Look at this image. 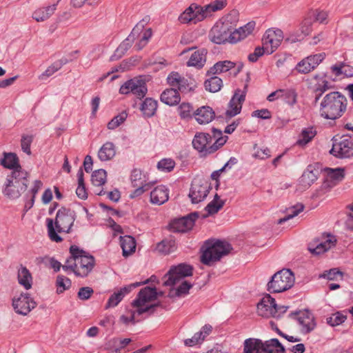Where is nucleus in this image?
Masks as SVG:
<instances>
[{
  "label": "nucleus",
  "instance_id": "1",
  "mask_svg": "<svg viewBox=\"0 0 353 353\" xmlns=\"http://www.w3.org/2000/svg\"><path fill=\"white\" fill-rule=\"evenodd\" d=\"M70 253L71 256L63 265V270L64 271L70 270L77 276H87L94 268V257L85 255V252L76 245L70 246Z\"/></svg>",
  "mask_w": 353,
  "mask_h": 353
},
{
  "label": "nucleus",
  "instance_id": "2",
  "mask_svg": "<svg viewBox=\"0 0 353 353\" xmlns=\"http://www.w3.org/2000/svg\"><path fill=\"white\" fill-rule=\"evenodd\" d=\"M212 132V136L208 133L196 132L192 142L193 148L204 156L217 151L228 139V136H223L220 130L213 128Z\"/></svg>",
  "mask_w": 353,
  "mask_h": 353
},
{
  "label": "nucleus",
  "instance_id": "3",
  "mask_svg": "<svg viewBox=\"0 0 353 353\" xmlns=\"http://www.w3.org/2000/svg\"><path fill=\"white\" fill-rule=\"evenodd\" d=\"M346 108V97L339 92H332L323 98L319 112L321 117L325 119L335 120L343 115Z\"/></svg>",
  "mask_w": 353,
  "mask_h": 353
},
{
  "label": "nucleus",
  "instance_id": "4",
  "mask_svg": "<svg viewBox=\"0 0 353 353\" xmlns=\"http://www.w3.org/2000/svg\"><path fill=\"white\" fill-rule=\"evenodd\" d=\"M205 248L201 256V261L207 265L219 261L223 256L228 254L232 250L230 243L217 240L216 241H208L205 244Z\"/></svg>",
  "mask_w": 353,
  "mask_h": 353
},
{
  "label": "nucleus",
  "instance_id": "5",
  "mask_svg": "<svg viewBox=\"0 0 353 353\" xmlns=\"http://www.w3.org/2000/svg\"><path fill=\"white\" fill-rule=\"evenodd\" d=\"M295 276L290 269L276 272L268 283L267 289L271 293H281L290 289L294 284Z\"/></svg>",
  "mask_w": 353,
  "mask_h": 353
},
{
  "label": "nucleus",
  "instance_id": "6",
  "mask_svg": "<svg viewBox=\"0 0 353 353\" xmlns=\"http://www.w3.org/2000/svg\"><path fill=\"white\" fill-rule=\"evenodd\" d=\"M157 292L156 288L145 287L140 290L137 298L132 301V305L137 308L138 315L145 312H154V308L159 304L147 305L149 302L157 299Z\"/></svg>",
  "mask_w": 353,
  "mask_h": 353
},
{
  "label": "nucleus",
  "instance_id": "7",
  "mask_svg": "<svg viewBox=\"0 0 353 353\" xmlns=\"http://www.w3.org/2000/svg\"><path fill=\"white\" fill-rule=\"evenodd\" d=\"M76 216L75 212L70 208L61 207L59 209L54 221L57 232L70 233Z\"/></svg>",
  "mask_w": 353,
  "mask_h": 353
},
{
  "label": "nucleus",
  "instance_id": "8",
  "mask_svg": "<svg viewBox=\"0 0 353 353\" xmlns=\"http://www.w3.org/2000/svg\"><path fill=\"white\" fill-rule=\"evenodd\" d=\"M232 28L228 23L219 21L211 28L208 37L216 44H223L226 42L232 43Z\"/></svg>",
  "mask_w": 353,
  "mask_h": 353
},
{
  "label": "nucleus",
  "instance_id": "9",
  "mask_svg": "<svg viewBox=\"0 0 353 353\" xmlns=\"http://www.w3.org/2000/svg\"><path fill=\"white\" fill-rule=\"evenodd\" d=\"M148 92V88L144 78L142 77H134L125 81L119 89L121 94L132 93L137 98L143 99Z\"/></svg>",
  "mask_w": 353,
  "mask_h": 353
},
{
  "label": "nucleus",
  "instance_id": "10",
  "mask_svg": "<svg viewBox=\"0 0 353 353\" xmlns=\"http://www.w3.org/2000/svg\"><path fill=\"white\" fill-rule=\"evenodd\" d=\"M211 188L210 184L204 179L199 177L194 179L188 194L192 203H199L203 201Z\"/></svg>",
  "mask_w": 353,
  "mask_h": 353
},
{
  "label": "nucleus",
  "instance_id": "11",
  "mask_svg": "<svg viewBox=\"0 0 353 353\" xmlns=\"http://www.w3.org/2000/svg\"><path fill=\"white\" fill-rule=\"evenodd\" d=\"M193 268L190 265L181 263L177 266H173L163 276V285L172 286L184 277L192 274Z\"/></svg>",
  "mask_w": 353,
  "mask_h": 353
},
{
  "label": "nucleus",
  "instance_id": "12",
  "mask_svg": "<svg viewBox=\"0 0 353 353\" xmlns=\"http://www.w3.org/2000/svg\"><path fill=\"white\" fill-rule=\"evenodd\" d=\"M330 154L338 158H349L353 156V137L344 135L339 142H334Z\"/></svg>",
  "mask_w": 353,
  "mask_h": 353
},
{
  "label": "nucleus",
  "instance_id": "13",
  "mask_svg": "<svg viewBox=\"0 0 353 353\" xmlns=\"http://www.w3.org/2000/svg\"><path fill=\"white\" fill-rule=\"evenodd\" d=\"M205 14L201 6L192 3L179 15L178 19L181 23L195 24L203 21L205 18Z\"/></svg>",
  "mask_w": 353,
  "mask_h": 353
},
{
  "label": "nucleus",
  "instance_id": "14",
  "mask_svg": "<svg viewBox=\"0 0 353 353\" xmlns=\"http://www.w3.org/2000/svg\"><path fill=\"white\" fill-rule=\"evenodd\" d=\"M198 217L199 214L194 212L185 216L174 219L169 224V229L173 232H187L193 228Z\"/></svg>",
  "mask_w": 353,
  "mask_h": 353
},
{
  "label": "nucleus",
  "instance_id": "15",
  "mask_svg": "<svg viewBox=\"0 0 353 353\" xmlns=\"http://www.w3.org/2000/svg\"><path fill=\"white\" fill-rule=\"evenodd\" d=\"M257 312L263 317L279 318V315H277L278 309L275 299L268 294H265L257 304Z\"/></svg>",
  "mask_w": 353,
  "mask_h": 353
},
{
  "label": "nucleus",
  "instance_id": "16",
  "mask_svg": "<svg viewBox=\"0 0 353 353\" xmlns=\"http://www.w3.org/2000/svg\"><path fill=\"white\" fill-rule=\"evenodd\" d=\"M283 38V32L281 30H268L263 38V46L266 50V53H273L280 46Z\"/></svg>",
  "mask_w": 353,
  "mask_h": 353
},
{
  "label": "nucleus",
  "instance_id": "17",
  "mask_svg": "<svg viewBox=\"0 0 353 353\" xmlns=\"http://www.w3.org/2000/svg\"><path fill=\"white\" fill-rule=\"evenodd\" d=\"M290 316H294L301 326V331L303 334H307L312 331L316 323L313 314L307 310L291 313Z\"/></svg>",
  "mask_w": 353,
  "mask_h": 353
},
{
  "label": "nucleus",
  "instance_id": "18",
  "mask_svg": "<svg viewBox=\"0 0 353 353\" xmlns=\"http://www.w3.org/2000/svg\"><path fill=\"white\" fill-rule=\"evenodd\" d=\"M36 305V302L28 293H22L18 298H14L12 300V306L15 312L24 316L27 315Z\"/></svg>",
  "mask_w": 353,
  "mask_h": 353
},
{
  "label": "nucleus",
  "instance_id": "19",
  "mask_svg": "<svg viewBox=\"0 0 353 353\" xmlns=\"http://www.w3.org/2000/svg\"><path fill=\"white\" fill-rule=\"evenodd\" d=\"M243 65H236V63L225 60L216 62L208 71L207 74H217L230 72V74L236 77L241 70Z\"/></svg>",
  "mask_w": 353,
  "mask_h": 353
},
{
  "label": "nucleus",
  "instance_id": "20",
  "mask_svg": "<svg viewBox=\"0 0 353 353\" xmlns=\"http://www.w3.org/2000/svg\"><path fill=\"white\" fill-rule=\"evenodd\" d=\"M324 54H316L310 55L299 61L295 70L301 74H307L314 70L324 59Z\"/></svg>",
  "mask_w": 353,
  "mask_h": 353
},
{
  "label": "nucleus",
  "instance_id": "21",
  "mask_svg": "<svg viewBox=\"0 0 353 353\" xmlns=\"http://www.w3.org/2000/svg\"><path fill=\"white\" fill-rule=\"evenodd\" d=\"M245 99V94L237 90L229 102L228 109L225 112L226 118L230 119L241 112Z\"/></svg>",
  "mask_w": 353,
  "mask_h": 353
},
{
  "label": "nucleus",
  "instance_id": "22",
  "mask_svg": "<svg viewBox=\"0 0 353 353\" xmlns=\"http://www.w3.org/2000/svg\"><path fill=\"white\" fill-rule=\"evenodd\" d=\"M193 116L201 125L210 123L215 117L213 109L210 106H202L194 112Z\"/></svg>",
  "mask_w": 353,
  "mask_h": 353
},
{
  "label": "nucleus",
  "instance_id": "23",
  "mask_svg": "<svg viewBox=\"0 0 353 353\" xmlns=\"http://www.w3.org/2000/svg\"><path fill=\"white\" fill-rule=\"evenodd\" d=\"M208 50L201 48L194 52L189 60L187 61V66L194 67L196 69H201L206 63Z\"/></svg>",
  "mask_w": 353,
  "mask_h": 353
},
{
  "label": "nucleus",
  "instance_id": "24",
  "mask_svg": "<svg viewBox=\"0 0 353 353\" xmlns=\"http://www.w3.org/2000/svg\"><path fill=\"white\" fill-rule=\"evenodd\" d=\"M26 189H22L21 185L17 182H12L10 179H6L3 189V194L10 199H18L25 192Z\"/></svg>",
  "mask_w": 353,
  "mask_h": 353
},
{
  "label": "nucleus",
  "instance_id": "25",
  "mask_svg": "<svg viewBox=\"0 0 353 353\" xmlns=\"http://www.w3.org/2000/svg\"><path fill=\"white\" fill-rule=\"evenodd\" d=\"M29 174L21 166H18L17 169H14L11 171L10 174L6 177V179H10L12 182H17L19 183L22 189H27L28 184Z\"/></svg>",
  "mask_w": 353,
  "mask_h": 353
},
{
  "label": "nucleus",
  "instance_id": "26",
  "mask_svg": "<svg viewBox=\"0 0 353 353\" xmlns=\"http://www.w3.org/2000/svg\"><path fill=\"white\" fill-rule=\"evenodd\" d=\"M169 199V190L164 185H159L154 188L150 192V202L156 205H162Z\"/></svg>",
  "mask_w": 353,
  "mask_h": 353
},
{
  "label": "nucleus",
  "instance_id": "27",
  "mask_svg": "<svg viewBox=\"0 0 353 353\" xmlns=\"http://www.w3.org/2000/svg\"><path fill=\"white\" fill-rule=\"evenodd\" d=\"M57 3L36 9L32 13V18L37 22L48 20L56 11Z\"/></svg>",
  "mask_w": 353,
  "mask_h": 353
},
{
  "label": "nucleus",
  "instance_id": "28",
  "mask_svg": "<svg viewBox=\"0 0 353 353\" xmlns=\"http://www.w3.org/2000/svg\"><path fill=\"white\" fill-rule=\"evenodd\" d=\"M314 79L317 81L314 85V103H317L323 94L330 89L329 82L325 79V75L316 74Z\"/></svg>",
  "mask_w": 353,
  "mask_h": 353
},
{
  "label": "nucleus",
  "instance_id": "29",
  "mask_svg": "<svg viewBox=\"0 0 353 353\" xmlns=\"http://www.w3.org/2000/svg\"><path fill=\"white\" fill-rule=\"evenodd\" d=\"M319 169L309 165L300 178L299 183L305 188L310 187L318 178Z\"/></svg>",
  "mask_w": 353,
  "mask_h": 353
},
{
  "label": "nucleus",
  "instance_id": "30",
  "mask_svg": "<svg viewBox=\"0 0 353 353\" xmlns=\"http://www.w3.org/2000/svg\"><path fill=\"white\" fill-rule=\"evenodd\" d=\"M254 27L255 22L250 21L245 24V26L240 27L238 29H236L235 30H232V43H236L248 37L252 32V31L254 29Z\"/></svg>",
  "mask_w": 353,
  "mask_h": 353
},
{
  "label": "nucleus",
  "instance_id": "31",
  "mask_svg": "<svg viewBox=\"0 0 353 353\" xmlns=\"http://www.w3.org/2000/svg\"><path fill=\"white\" fill-rule=\"evenodd\" d=\"M336 242V239L334 236L328 235L324 241L318 243L315 247L310 244L308 249L311 253L318 255L334 246Z\"/></svg>",
  "mask_w": 353,
  "mask_h": 353
},
{
  "label": "nucleus",
  "instance_id": "32",
  "mask_svg": "<svg viewBox=\"0 0 353 353\" xmlns=\"http://www.w3.org/2000/svg\"><path fill=\"white\" fill-rule=\"evenodd\" d=\"M263 347L262 340L249 338L244 341L243 353H263Z\"/></svg>",
  "mask_w": 353,
  "mask_h": 353
},
{
  "label": "nucleus",
  "instance_id": "33",
  "mask_svg": "<svg viewBox=\"0 0 353 353\" xmlns=\"http://www.w3.org/2000/svg\"><path fill=\"white\" fill-rule=\"evenodd\" d=\"M180 100V94L176 88L166 89L161 94V101L170 106L178 104Z\"/></svg>",
  "mask_w": 353,
  "mask_h": 353
},
{
  "label": "nucleus",
  "instance_id": "34",
  "mask_svg": "<svg viewBox=\"0 0 353 353\" xmlns=\"http://www.w3.org/2000/svg\"><path fill=\"white\" fill-rule=\"evenodd\" d=\"M263 353H285L284 346L277 339H271L263 341Z\"/></svg>",
  "mask_w": 353,
  "mask_h": 353
},
{
  "label": "nucleus",
  "instance_id": "35",
  "mask_svg": "<svg viewBox=\"0 0 353 353\" xmlns=\"http://www.w3.org/2000/svg\"><path fill=\"white\" fill-rule=\"evenodd\" d=\"M116 154V149L113 143H105L98 152V157L102 161L112 159Z\"/></svg>",
  "mask_w": 353,
  "mask_h": 353
},
{
  "label": "nucleus",
  "instance_id": "36",
  "mask_svg": "<svg viewBox=\"0 0 353 353\" xmlns=\"http://www.w3.org/2000/svg\"><path fill=\"white\" fill-rule=\"evenodd\" d=\"M157 109V101L152 98H146L142 102L140 110L144 117L150 118L154 115Z\"/></svg>",
  "mask_w": 353,
  "mask_h": 353
},
{
  "label": "nucleus",
  "instance_id": "37",
  "mask_svg": "<svg viewBox=\"0 0 353 353\" xmlns=\"http://www.w3.org/2000/svg\"><path fill=\"white\" fill-rule=\"evenodd\" d=\"M17 278L19 283L23 286L26 290H29L32 288V277L30 271L26 267L21 266L18 270Z\"/></svg>",
  "mask_w": 353,
  "mask_h": 353
},
{
  "label": "nucleus",
  "instance_id": "38",
  "mask_svg": "<svg viewBox=\"0 0 353 353\" xmlns=\"http://www.w3.org/2000/svg\"><path fill=\"white\" fill-rule=\"evenodd\" d=\"M0 163L4 168H9L12 170L17 169L18 166H21L19 163L18 157L13 152H4L3 158L1 159Z\"/></svg>",
  "mask_w": 353,
  "mask_h": 353
},
{
  "label": "nucleus",
  "instance_id": "39",
  "mask_svg": "<svg viewBox=\"0 0 353 353\" xmlns=\"http://www.w3.org/2000/svg\"><path fill=\"white\" fill-rule=\"evenodd\" d=\"M130 179L133 187L142 186L145 185H153L152 182L148 181L146 174L143 173L141 170L139 169H134L132 170Z\"/></svg>",
  "mask_w": 353,
  "mask_h": 353
},
{
  "label": "nucleus",
  "instance_id": "40",
  "mask_svg": "<svg viewBox=\"0 0 353 353\" xmlns=\"http://www.w3.org/2000/svg\"><path fill=\"white\" fill-rule=\"evenodd\" d=\"M120 244L123 250V255L127 256L134 252L136 248V242L131 236L120 237Z\"/></svg>",
  "mask_w": 353,
  "mask_h": 353
},
{
  "label": "nucleus",
  "instance_id": "41",
  "mask_svg": "<svg viewBox=\"0 0 353 353\" xmlns=\"http://www.w3.org/2000/svg\"><path fill=\"white\" fill-rule=\"evenodd\" d=\"M316 131L312 126L303 128L299 135L296 144L300 146H304L310 142L316 136Z\"/></svg>",
  "mask_w": 353,
  "mask_h": 353
},
{
  "label": "nucleus",
  "instance_id": "42",
  "mask_svg": "<svg viewBox=\"0 0 353 353\" xmlns=\"http://www.w3.org/2000/svg\"><path fill=\"white\" fill-rule=\"evenodd\" d=\"M204 86L206 90L216 92L222 88L223 81L221 78L214 76L205 81Z\"/></svg>",
  "mask_w": 353,
  "mask_h": 353
},
{
  "label": "nucleus",
  "instance_id": "43",
  "mask_svg": "<svg viewBox=\"0 0 353 353\" xmlns=\"http://www.w3.org/2000/svg\"><path fill=\"white\" fill-rule=\"evenodd\" d=\"M327 176L335 183L342 181L345 176V169L342 168H325L324 169Z\"/></svg>",
  "mask_w": 353,
  "mask_h": 353
},
{
  "label": "nucleus",
  "instance_id": "44",
  "mask_svg": "<svg viewBox=\"0 0 353 353\" xmlns=\"http://www.w3.org/2000/svg\"><path fill=\"white\" fill-rule=\"evenodd\" d=\"M227 5L226 0H215L210 4L202 7V10L205 14V18L211 14L212 12L223 9Z\"/></svg>",
  "mask_w": 353,
  "mask_h": 353
},
{
  "label": "nucleus",
  "instance_id": "45",
  "mask_svg": "<svg viewBox=\"0 0 353 353\" xmlns=\"http://www.w3.org/2000/svg\"><path fill=\"white\" fill-rule=\"evenodd\" d=\"M304 210V205L302 203H296V205L289 208L287 210L288 214L283 218H281L278 220V224H282L290 219L297 216L300 212Z\"/></svg>",
  "mask_w": 353,
  "mask_h": 353
},
{
  "label": "nucleus",
  "instance_id": "46",
  "mask_svg": "<svg viewBox=\"0 0 353 353\" xmlns=\"http://www.w3.org/2000/svg\"><path fill=\"white\" fill-rule=\"evenodd\" d=\"M128 294L126 292H124L123 288H120L117 292L113 293L110 298L105 305V309L110 307H116L123 299V297Z\"/></svg>",
  "mask_w": 353,
  "mask_h": 353
},
{
  "label": "nucleus",
  "instance_id": "47",
  "mask_svg": "<svg viewBox=\"0 0 353 353\" xmlns=\"http://www.w3.org/2000/svg\"><path fill=\"white\" fill-rule=\"evenodd\" d=\"M157 250L164 254H170L175 250V242L173 240H163L157 244Z\"/></svg>",
  "mask_w": 353,
  "mask_h": 353
},
{
  "label": "nucleus",
  "instance_id": "48",
  "mask_svg": "<svg viewBox=\"0 0 353 353\" xmlns=\"http://www.w3.org/2000/svg\"><path fill=\"white\" fill-rule=\"evenodd\" d=\"M107 173L105 170L99 169L93 172L92 174V182L96 186H101L106 181Z\"/></svg>",
  "mask_w": 353,
  "mask_h": 353
},
{
  "label": "nucleus",
  "instance_id": "49",
  "mask_svg": "<svg viewBox=\"0 0 353 353\" xmlns=\"http://www.w3.org/2000/svg\"><path fill=\"white\" fill-rule=\"evenodd\" d=\"M178 112L183 119H190L194 114L193 107L189 103H182L178 108Z\"/></svg>",
  "mask_w": 353,
  "mask_h": 353
},
{
  "label": "nucleus",
  "instance_id": "50",
  "mask_svg": "<svg viewBox=\"0 0 353 353\" xmlns=\"http://www.w3.org/2000/svg\"><path fill=\"white\" fill-rule=\"evenodd\" d=\"M57 293H63L71 286V281L63 275H59L57 277Z\"/></svg>",
  "mask_w": 353,
  "mask_h": 353
},
{
  "label": "nucleus",
  "instance_id": "51",
  "mask_svg": "<svg viewBox=\"0 0 353 353\" xmlns=\"http://www.w3.org/2000/svg\"><path fill=\"white\" fill-rule=\"evenodd\" d=\"M347 319V316L340 312L333 314L327 318V323L332 327L339 325Z\"/></svg>",
  "mask_w": 353,
  "mask_h": 353
},
{
  "label": "nucleus",
  "instance_id": "52",
  "mask_svg": "<svg viewBox=\"0 0 353 353\" xmlns=\"http://www.w3.org/2000/svg\"><path fill=\"white\" fill-rule=\"evenodd\" d=\"M34 136L31 134H23L21 139V147L23 152L28 155L32 154L30 150V145L33 141Z\"/></svg>",
  "mask_w": 353,
  "mask_h": 353
},
{
  "label": "nucleus",
  "instance_id": "53",
  "mask_svg": "<svg viewBox=\"0 0 353 353\" xmlns=\"http://www.w3.org/2000/svg\"><path fill=\"white\" fill-rule=\"evenodd\" d=\"M47 227H48V232L49 238L51 241L59 243L61 242L63 239L58 235L54 227V221L51 219H47Z\"/></svg>",
  "mask_w": 353,
  "mask_h": 353
},
{
  "label": "nucleus",
  "instance_id": "54",
  "mask_svg": "<svg viewBox=\"0 0 353 353\" xmlns=\"http://www.w3.org/2000/svg\"><path fill=\"white\" fill-rule=\"evenodd\" d=\"M152 34L151 28H148L145 30L141 35L139 42L136 43L134 48L137 50L139 51L142 50L148 43L150 39L151 38Z\"/></svg>",
  "mask_w": 353,
  "mask_h": 353
},
{
  "label": "nucleus",
  "instance_id": "55",
  "mask_svg": "<svg viewBox=\"0 0 353 353\" xmlns=\"http://www.w3.org/2000/svg\"><path fill=\"white\" fill-rule=\"evenodd\" d=\"M133 41L128 37L117 48L114 56L118 55L121 57L130 49L133 43Z\"/></svg>",
  "mask_w": 353,
  "mask_h": 353
},
{
  "label": "nucleus",
  "instance_id": "56",
  "mask_svg": "<svg viewBox=\"0 0 353 353\" xmlns=\"http://www.w3.org/2000/svg\"><path fill=\"white\" fill-rule=\"evenodd\" d=\"M281 98L290 105H294L296 103L297 94L294 90H283Z\"/></svg>",
  "mask_w": 353,
  "mask_h": 353
},
{
  "label": "nucleus",
  "instance_id": "57",
  "mask_svg": "<svg viewBox=\"0 0 353 353\" xmlns=\"http://www.w3.org/2000/svg\"><path fill=\"white\" fill-rule=\"evenodd\" d=\"M127 118V114L125 112H121L117 116L114 117L108 123V128L110 130H114L119 126Z\"/></svg>",
  "mask_w": 353,
  "mask_h": 353
},
{
  "label": "nucleus",
  "instance_id": "58",
  "mask_svg": "<svg viewBox=\"0 0 353 353\" xmlns=\"http://www.w3.org/2000/svg\"><path fill=\"white\" fill-rule=\"evenodd\" d=\"M145 24V23L144 21H139L134 26V28L132 29L131 33L129 34L128 37L130 38V39H132L134 41L135 39H137L139 37H141V35L143 34V32L145 31L144 30Z\"/></svg>",
  "mask_w": 353,
  "mask_h": 353
},
{
  "label": "nucleus",
  "instance_id": "59",
  "mask_svg": "<svg viewBox=\"0 0 353 353\" xmlns=\"http://www.w3.org/2000/svg\"><path fill=\"white\" fill-rule=\"evenodd\" d=\"M145 24V23L144 21H139L134 26V28L132 29L131 33L129 34L128 37L130 38V39H132L134 41L135 39H137L139 37H141V35L143 34V32L145 31L144 30Z\"/></svg>",
  "mask_w": 353,
  "mask_h": 353
},
{
  "label": "nucleus",
  "instance_id": "60",
  "mask_svg": "<svg viewBox=\"0 0 353 353\" xmlns=\"http://www.w3.org/2000/svg\"><path fill=\"white\" fill-rule=\"evenodd\" d=\"M175 162L171 159H164L159 161L157 168L163 171L170 172L174 168Z\"/></svg>",
  "mask_w": 353,
  "mask_h": 353
},
{
  "label": "nucleus",
  "instance_id": "61",
  "mask_svg": "<svg viewBox=\"0 0 353 353\" xmlns=\"http://www.w3.org/2000/svg\"><path fill=\"white\" fill-rule=\"evenodd\" d=\"M181 77L178 72H172L167 77L168 83L172 87L171 88L177 89Z\"/></svg>",
  "mask_w": 353,
  "mask_h": 353
},
{
  "label": "nucleus",
  "instance_id": "62",
  "mask_svg": "<svg viewBox=\"0 0 353 353\" xmlns=\"http://www.w3.org/2000/svg\"><path fill=\"white\" fill-rule=\"evenodd\" d=\"M224 202L216 203V201H212L205 207V210L208 214L217 213L224 205Z\"/></svg>",
  "mask_w": 353,
  "mask_h": 353
},
{
  "label": "nucleus",
  "instance_id": "63",
  "mask_svg": "<svg viewBox=\"0 0 353 353\" xmlns=\"http://www.w3.org/2000/svg\"><path fill=\"white\" fill-rule=\"evenodd\" d=\"M59 70L60 68L57 64L54 62L46 70L45 72L39 76V79L40 80H46Z\"/></svg>",
  "mask_w": 353,
  "mask_h": 353
},
{
  "label": "nucleus",
  "instance_id": "64",
  "mask_svg": "<svg viewBox=\"0 0 353 353\" xmlns=\"http://www.w3.org/2000/svg\"><path fill=\"white\" fill-rule=\"evenodd\" d=\"M205 339V336H202V333L196 332L191 339H185L184 343L187 346H194L200 343Z\"/></svg>",
  "mask_w": 353,
  "mask_h": 353
}]
</instances>
